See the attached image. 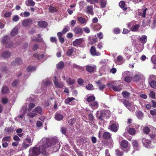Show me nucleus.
<instances>
[{"label":"nucleus","mask_w":156,"mask_h":156,"mask_svg":"<svg viewBox=\"0 0 156 156\" xmlns=\"http://www.w3.org/2000/svg\"><path fill=\"white\" fill-rule=\"evenodd\" d=\"M54 143L56 144L57 149H58L60 145L57 139H42L40 142V145L39 147H34L29 149V156H39L41 153L44 154L46 151V148L54 145Z\"/></svg>","instance_id":"f257e3e1"},{"label":"nucleus","mask_w":156,"mask_h":156,"mask_svg":"<svg viewBox=\"0 0 156 156\" xmlns=\"http://www.w3.org/2000/svg\"><path fill=\"white\" fill-rule=\"evenodd\" d=\"M125 106L130 111L135 110V108L133 103H131L127 100H125L123 102Z\"/></svg>","instance_id":"f03ea898"},{"label":"nucleus","mask_w":156,"mask_h":156,"mask_svg":"<svg viewBox=\"0 0 156 156\" xmlns=\"http://www.w3.org/2000/svg\"><path fill=\"white\" fill-rule=\"evenodd\" d=\"M142 142L144 146L147 148H151V141L146 138H143L142 140Z\"/></svg>","instance_id":"7ed1b4c3"},{"label":"nucleus","mask_w":156,"mask_h":156,"mask_svg":"<svg viewBox=\"0 0 156 156\" xmlns=\"http://www.w3.org/2000/svg\"><path fill=\"white\" fill-rule=\"evenodd\" d=\"M58 77L55 76L53 78V82L57 88H62L63 87V85L62 83H59L58 82Z\"/></svg>","instance_id":"20e7f679"},{"label":"nucleus","mask_w":156,"mask_h":156,"mask_svg":"<svg viewBox=\"0 0 156 156\" xmlns=\"http://www.w3.org/2000/svg\"><path fill=\"white\" fill-rule=\"evenodd\" d=\"M33 20L30 19H27L22 21V25L24 27H28L32 23Z\"/></svg>","instance_id":"39448f33"},{"label":"nucleus","mask_w":156,"mask_h":156,"mask_svg":"<svg viewBox=\"0 0 156 156\" xmlns=\"http://www.w3.org/2000/svg\"><path fill=\"white\" fill-rule=\"evenodd\" d=\"M76 100L75 98L73 97L68 98L65 100V103L66 104H69L70 105H73L75 104Z\"/></svg>","instance_id":"423d86ee"},{"label":"nucleus","mask_w":156,"mask_h":156,"mask_svg":"<svg viewBox=\"0 0 156 156\" xmlns=\"http://www.w3.org/2000/svg\"><path fill=\"white\" fill-rule=\"evenodd\" d=\"M31 40L33 41L40 42L43 41V39L41 37L40 35H37L31 37Z\"/></svg>","instance_id":"0eeeda50"},{"label":"nucleus","mask_w":156,"mask_h":156,"mask_svg":"<svg viewBox=\"0 0 156 156\" xmlns=\"http://www.w3.org/2000/svg\"><path fill=\"white\" fill-rule=\"evenodd\" d=\"M96 116L100 119H102L103 118L105 117L104 110L98 111L96 113Z\"/></svg>","instance_id":"6e6552de"},{"label":"nucleus","mask_w":156,"mask_h":156,"mask_svg":"<svg viewBox=\"0 0 156 156\" xmlns=\"http://www.w3.org/2000/svg\"><path fill=\"white\" fill-rule=\"evenodd\" d=\"M118 125L114 123L109 126L108 129L112 131L116 132L118 130Z\"/></svg>","instance_id":"1a4fd4ad"},{"label":"nucleus","mask_w":156,"mask_h":156,"mask_svg":"<svg viewBox=\"0 0 156 156\" xmlns=\"http://www.w3.org/2000/svg\"><path fill=\"white\" fill-rule=\"evenodd\" d=\"M90 52L93 55L99 56L100 55V53L96 52L95 48L94 46H93L91 48Z\"/></svg>","instance_id":"9d476101"},{"label":"nucleus","mask_w":156,"mask_h":156,"mask_svg":"<svg viewBox=\"0 0 156 156\" xmlns=\"http://www.w3.org/2000/svg\"><path fill=\"white\" fill-rule=\"evenodd\" d=\"M27 105L23 106L21 110V112L22 114L19 115L18 116L19 118H20L22 119H23L24 115L27 111Z\"/></svg>","instance_id":"9b49d317"},{"label":"nucleus","mask_w":156,"mask_h":156,"mask_svg":"<svg viewBox=\"0 0 156 156\" xmlns=\"http://www.w3.org/2000/svg\"><path fill=\"white\" fill-rule=\"evenodd\" d=\"M73 31L76 34H81L83 32V30L81 28L79 27H76L73 29Z\"/></svg>","instance_id":"f8f14e48"},{"label":"nucleus","mask_w":156,"mask_h":156,"mask_svg":"<svg viewBox=\"0 0 156 156\" xmlns=\"http://www.w3.org/2000/svg\"><path fill=\"white\" fill-rule=\"evenodd\" d=\"M83 39L82 38H79L76 39L73 42V45L75 46H76L80 44L82 42Z\"/></svg>","instance_id":"ddd939ff"},{"label":"nucleus","mask_w":156,"mask_h":156,"mask_svg":"<svg viewBox=\"0 0 156 156\" xmlns=\"http://www.w3.org/2000/svg\"><path fill=\"white\" fill-rule=\"evenodd\" d=\"M86 12L88 14L93 15L94 12H93V7L91 6H87L86 7Z\"/></svg>","instance_id":"4468645a"},{"label":"nucleus","mask_w":156,"mask_h":156,"mask_svg":"<svg viewBox=\"0 0 156 156\" xmlns=\"http://www.w3.org/2000/svg\"><path fill=\"white\" fill-rule=\"evenodd\" d=\"M150 138L156 140V129H154L149 135Z\"/></svg>","instance_id":"2eb2a0df"},{"label":"nucleus","mask_w":156,"mask_h":156,"mask_svg":"<svg viewBox=\"0 0 156 156\" xmlns=\"http://www.w3.org/2000/svg\"><path fill=\"white\" fill-rule=\"evenodd\" d=\"M132 144L135 150H138L139 149V146L137 141L136 140H133Z\"/></svg>","instance_id":"dca6fc26"},{"label":"nucleus","mask_w":156,"mask_h":156,"mask_svg":"<svg viewBox=\"0 0 156 156\" xmlns=\"http://www.w3.org/2000/svg\"><path fill=\"white\" fill-rule=\"evenodd\" d=\"M142 77V75L140 73H138L137 74H136L133 77V80L135 81H138Z\"/></svg>","instance_id":"f3484780"},{"label":"nucleus","mask_w":156,"mask_h":156,"mask_svg":"<svg viewBox=\"0 0 156 156\" xmlns=\"http://www.w3.org/2000/svg\"><path fill=\"white\" fill-rule=\"evenodd\" d=\"M89 106L93 109L97 108L98 107V104L96 101L90 103Z\"/></svg>","instance_id":"a211bd4d"},{"label":"nucleus","mask_w":156,"mask_h":156,"mask_svg":"<svg viewBox=\"0 0 156 156\" xmlns=\"http://www.w3.org/2000/svg\"><path fill=\"white\" fill-rule=\"evenodd\" d=\"M38 25L41 27L45 28L47 26V23L45 21H40L38 22Z\"/></svg>","instance_id":"6ab92c4d"},{"label":"nucleus","mask_w":156,"mask_h":156,"mask_svg":"<svg viewBox=\"0 0 156 156\" xmlns=\"http://www.w3.org/2000/svg\"><path fill=\"white\" fill-rule=\"evenodd\" d=\"M128 143L126 140H122L120 143L121 146L123 148H126L127 147Z\"/></svg>","instance_id":"aec40b11"},{"label":"nucleus","mask_w":156,"mask_h":156,"mask_svg":"<svg viewBox=\"0 0 156 156\" xmlns=\"http://www.w3.org/2000/svg\"><path fill=\"white\" fill-rule=\"evenodd\" d=\"M92 26L94 30H98L101 28V26L99 24L95 25L93 23L92 24Z\"/></svg>","instance_id":"412c9836"},{"label":"nucleus","mask_w":156,"mask_h":156,"mask_svg":"<svg viewBox=\"0 0 156 156\" xmlns=\"http://www.w3.org/2000/svg\"><path fill=\"white\" fill-rule=\"evenodd\" d=\"M18 34V29L16 27H14L10 33L11 35L13 37Z\"/></svg>","instance_id":"4be33fe9"},{"label":"nucleus","mask_w":156,"mask_h":156,"mask_svg":"<svg viewBox=\"0 0 156 156\" xmlns=\"http://www.w3.org/2000/svg\"><path fill=\"white\" fill-rule=\"evenodd\" d=\"M33 112H35L37 114H41L42 112V108L40 106H38L36 107L33 110Z\"/></svg>","instance_id":"5701e85b"},{"label":"nucleus","mask_w":156,"mask_h":156,"mask_svg":"<svg viewBox=\"0 0 156 156\" xmlns=\"http://www.w3.org/2000/svg\"><path fill=\"white\" fill-rule=\"evenodd\" d=\"M55 116V119L58 121L61 120L63 119L62 115L58 113H56Z\"/></svg>","instance_id":"b1692460"},{"label":"nucleus","mask_w":156,"mask_h":156,"mask_svg":"<svg viewBox=\"0 0 156 156\" xmlns=\"http://www.w3.org/2000/svg\"><path fill=\"white\" fill-rule=\"evenodd\" d=\"M136 115L138 119H141L143 116V113L140 111H138L136 112Z\"/></svg>","instance_id":"393cba45"},{"label":"nucleus","mask_w":156,"mask_h":156,"mask_svg":"<svg viewBox=\"0 0 156 156\" xmlns=\"http://www.w3.org/2000/svg\"><path fill=\"white\" fill-rule=\"evenodd\" d=\"M49 12L51 13H54L57 12L58 10L55 7L50 6L48 9Z\"/></svg>","instance_id":"a878e982"},{"label":"nucleus","mask_w":156,"mask_h":156,"mask_svg":"<svg viewBox=\"0 0 156 156\" xmlns=\"http://www.w3.org/2000/svg\"><path fill=\"white\" fill-rule=\"evenodd\" d=\"M119 6L121 7L123 10H126L127 9V8L125 6V4L123 1H121L119 3Z\"/></svg>","instance_id":"bb28decb"},{"label":"nucleus","mask_w":156,"mask_h":156,"mask_svg":"<svg viewBox=\"0 0 156 156\" xmlns=\"http://www.w3.org/2000/svg\"><path fill=\"white\" fill-rule=\"evenodd\" d=\"M117 63L118 64H121L123 62V57L122 56L119 55L117 57V59L116 61Z\"/></svg>","instance_id":"cd10ccee"},{"label":"nucleus","mask_w":156,"mask_h":156,"mask_svg":"<svg viewBox=\"0 0 156 156\" xmlns=\"http://www.w3.org/2000/svg\"><path fill=\"white\" fill-rule=\"evenodd\" d=\"M147 40V37L145 35H143L140 39V42L144 44L145 43Z\"/></svg>","instance_id":"c85d7f7f"},{"label":"nucleus","mask_w":156,"mask_h":156,"mask_svg":"<svg viewBox=\"0 0 156 156\" xmlns=\"http://www.w3.org/2000/svg\"><path fill=\"white\" fill-rule=\"evenodd\" d=\"M66 82L70 85H72L74 84L75 82V81L74 79H71L69 78H68L66 79Z\"/></svg>","instance_id":"c756f323"},{"label":"nucleus","mask_w":156,"mask_h":156,"mask_svg":"<svg viewBox=\"0 0 156 156\" xmlns=\"http://www.w3.org/2000/svg\"><path fill=\"white\" fill-rule=\"evenodd\" d=\"M34 139V137L33 136L31 137H27L26 138V140L27 141V142L30 145H32Z\"/></svg>","instance_id":"7c9ffc66"},{"label":"nucleus","mask_w":156,"mask_h":156,"mask_svg":"<svg viewBox=\"0 0 156 156\" xmlns=\"http://www.w3.org/2000/svg\"><path fill=\"white\" fill-rule=\"evenodd\" d=\"M9 38L7 36H5L3 38L2 42L4 44H7L9 41Z\"/></svg>","instance_id":"2f4dec72"},{"label":"nucleus","mask_w":156,"mask_h":156,"mask_svg":"<svg viewBox=\"0 0 156 156\" xmlns=\"http://www.w3.org/2000/svg\"><path fill=\"white\" fill-rule=\"evenodd\" d=\"M64 66V64L63 62L60 61L56 65V67L58 69H62Z\"/></svg>","instance_id":"473e14b6"},{"label":"nucleus","mask_w":156,"mask_h":156,"mask_svg":"<svg viewBox=\"0 0 156 156\" xmlns=\"http://www.w3.org/2000/svg\"><path fill=\"white\" fill-rule=\"evenodd\" d=\"M26 4L28 6H33L35 5V2L32 0H27Z\"/></svg>","instance_id":"72a5a7b5"},{"label":"nucleus","mask_w":156,"mask_h":156,"mask_svg":"<svg viewBox=\"0 0 156 156\" xmlns=\"http://www.w3.org/2000/svg\"><path fill=\"white\" fill-rule=\"evenodd\" d=\"M77 19L82 24L86 23L87 20H86L85 19L82 17H78Z\"/></svg>","instance_id":"f704fd0d"},{"label":"nucleus","mask_w":156,"mask_h":156,"mask_svg":"<svg viewBox=\"0 0 156 156\" xmlns=\"http://www.w3.org/2000/svg\"><path fill=\"white\" fill-rule=\"evenodd\" d=\"M95 68L94 67L87 66L86 67V70L89 72H92L94 70Z\"/></svg>","instance_id":"c9c22d12"},{"label":"nucleus","mask_w":156,"mask_h":156,"mask_svg":"<svg viewBox=\"0 0 156 156\" xmlns=\"http://www.w3.org/2000/svg\"><path fill=\"white\" fill-rule=\"evenodd\" d=\"M103 136L104 138L108 139L111 137V135L108 132H105L103 134Z\"/></svg>","instance_id":"e433bc0d"},{"label":"nucleus","mask_w":156,"mask_h":156,"mask_svg":"<svg viewBox=\"0 0 156 156\" xmlns=\"http://www.w3.org/2000/svg\"><path fill=\"white\" fill-rule=\"evenodd\" d=\"M2 55L4 58H8L10 56V53L9 51H6L3 52Z\"/></svg>","instance_id":"4c0bfd02"},{"label":"nucleus","mask_w":156,"mask_h":156,"mask_svg":"<svg viewBox=\"0 0 156 156\" xmlns=\"http://www.w3.org/2000/svg\"><path fill=\"white\" fill-rule=\"evenodd\" d=\"M36 68L32 66H28L27 69V71L28 72H33L36 70Z\"/></svg>","instance_id":"58836bf2"},{"label":"nucleus","mask_w":156,"mask_h":156,"mask_svg":"<svg viewBox=\"0 0 156 156\" xmlns=\"http://www.w3.org/2000/svg\"><path fill=\"white\" fill-rule=\"evenodd\" d=\"M74 50L73 48H70L68 50L66 54L68 56H71L73 53Z\"/></svg>","instance_id":"ea45409f"},{"label":"nucleus","mask_w":156,"mask_h":156,"mask_svg":"<svg viewBox=\"0 0 156 156\" xmlns=\"http://www.w3.org/2000/svg\"><path fill=\"white\" fill-rule=\"evenodd\" d=\"M112 89L114 90L115 91H119L122 90V88L119 85L116 86H113Z\"/></svg>","instance_id":"a19ab883"},{"label":"nucleus","mask_w":156,"mask_h":156,"mask_svg":"<svg viewBox=\"0 0 156 156\" xmlns=\"http://www.w3.org/2000/svg\"><path fill=\"white\" fill-rule=\"evenodd\" d=\"M129 134L131 135H134L136 133V130L134 129L133 128H129L128 130Z\"/></svg>","instance_id":"79ce46f5"},{"label":"nucleus","mask_w":156,"mask_h":156,"mask_svg":"<svg viewBox=\"0 0 156 156\" xmlns=\"http://www.w3.org/2000/svg\"><path fill=\"white\" fill-rule=\"evenodd\" d=\"M95 97L93 96L88 97L87 98V101L89 102H91L95 100Z\"/></svg>","instance_id":"37998d69"},{"label":"nucleus","mask_w":156,"mask_h":156,"mask_svg":"<svg viewBox=\"0 0 156 156\" xmlns=\"http://www.w3.org/2000/svg\"><path fill=\"white\" fill-rule=\"evenodd\" d=\"M2 92L3 94H7L9 92V89L8 87L6 86L2 88Z\"/></svg>","instance_id":"c03bdc74"},{"label":"nucleus","mask_w":156,"mask_h":156,"mask_svg":"<svg viewBox=\"0 0 156 156\" xmlns=\"http://www.w3.org/2000/svg\"><path fill=\"white\" fill-rule=\"evenodd\" d=\"M151 86L154 88L156 89V82L154 81H152L150 83Z\"/></svg>","instance_id":"a18cd8bd"},{"label":"nucleus","mask_w":156,"mask_h":156,"mask_svg":"<svg viewBox=\"0 0 156 156\" xmlns=\"http://www.w3.org/2000/svg\"><path fill=\"white\" fill-rule=\"evenodd\" d=\"M37 113L33 111L32 112H29L27 114L31 118H33L37 115Z\"/></svg>","instance_id":"49530a36"},{"label":"nucleus","mask_w":156,"mask_h":156,"mask_svg":"<svg viewBox=\"0 0 156 156\" xmlns=\"http://www.w3.org/2000/svg\"><path fill=\"white\" fill-rule=\"evenodd\" d=\"M122 94L124 98H128L129 95V94L127 92H122Z\"/></svg>","instance_id":"de8ad7c7"},{"label":"nucleus","mask_w":156,"mask_h":156,"mask_svg":"<svg viewBox=\"0 0 156 156\" xmlns=\"http://www.w3.org/2000/svg\"><path fill=\"white\" fill-rule=\"evenodd\" d=\"M116 152V154L118 156H122L123 154V152L120 151L118 149H116L115 150Z\"/></svg>","instance_id":"09e8293b"},{"label":"nucleus","mask_w":156,"mask_h":156,"mask_svg":"<svg viewBox=\"0 0 156 156\" xmlns=\"http://www.w3.org/2000/svg\"><path fill=\"white\" fill-rule=\"evenodd\" d=\"M35 105L34 103H30L29 105V108L28 109V110L30 111L31 110V109L35 107Z\"/></svg>","instance_id":"8fccbe9b"},{"label":"nucleus","mask_w":156,"mask_h":156,"mask_svg":"<svg viewBox=\"0 0 156 156\" xmlns=\"http://www.w3.org/2000/svg\"><path fill=\"white\" fill-rule=\"evenodd\" d=\"M104 112L105 113V117L107 118H109L110 115V111L108 110H104Z\"/></svg>","instance_id":"3c124183"},{"label":"nucleus","mask_w":156,"mask_h":156,"mask_svg":"<svg viewBox=\"0 0 156 156\" xmlns=\"http://www.w3.org/2000/svg\"><path fill=\"white\" fill-rule=\"evenodd\" d=\"M139 27L140 26L139 25L134 26L131 28V30L133 31H136Z\"/></svg>","instance_id":"603ef678"},{"label":"nucleus","mask_w":156,"mask_h":156,"mask_svg":"<svg viewBox=\"0 0 156 156\" xmlns=\"http://www.w3.org/2000/svg\"><path fill=\"white\" fill-rule=\"evenodd\" d=\"M86 88L88 90H91L94 89L93 85L90 83L88 84L86 87Z\"/></svg>","instance_id":"864d4df0"},{"label":"nucleus","mask_w":156,"mask_h":156,"mask_svg":"<svg viewBox=\"0 0 156 156\" xmlns=\"http://www.w3.org/2000/svg\"><path fill=\"white\" fill-rule=\"evenodd\" d=\"M15 63V64H14L15 65H16V64H17V65H20L22 63V61L20 58H18L16 59Z\"/></svg>","instance_id":"5fc2aeb1"},{"label":"nucleus","mask_w":156,"mask_h":156,"mask_svg":"<svg viewBox=\"0 0 156 156\" xmlns=\"http://www.w3.org/2000/svg\"><path fill=\"white\" fill-rule=\"evenodd\" d=\"M106 4V2L104 0H102L101 1V5L102 8H105Z\"/></svg>","instance_id":"6e6d98bb"},{"label":"nucleus","mask_w":156,"mask_h":156,"mask_svg":"<svg viewBox=\"0 0 156 156\" xmlns=\"http://www.w3.org/2000/svg\"><path fill=\"white\" fill-rule=\"evenodd\" d=\"M150 131V129L149 127H145L143 129V132L144 133L147 134Z\"/></svg>","instance_id":"4d7b16f0"},{"label":"nucleus","mask_w":156,"mask_h":156,"mask_svg":"<svg viewBox=\"0 0 156 156\" xmlns=\"http://www.w3.org/2000/svg\"><path fill=\"white\" fill-rule=\"evenodd\" d=\"M69 27L67 26L66 27L64 28L62 30V32L63 34H66L69 30Z\"/></svg>","instance_id":"13d9d810"},{"label":"nucleus","mask_w":156,"mask_h":156,"mask_svg":"<svg viewBox=\"0 0 156 156\" xmlns=\"http://www.w3.org/2000/svg\"><path fill=\"white\" fill-rule=\"evenodd\" d=\"M76 119L74 118L71 119L68 121V123L70 125H73L75 122Z\"/></svg>","instance_id":"bf43d9fd"},{"label":"nucleus","mask_w":156,"mask_h":156,"mask_svg":"<svg viewBox=\"0 0 156 156\" xmlns=\"http://www.w3.org/2000/svg\"><path fill=\"white\" fill-rule=\"evenodd\" d=\"M87 1L91 4H94L95 3H98V0H87Z\"/></svg>","instance_id":"052dcab7"},{"label":"nucleus","mask_w":156,"mask_h":156,"mask_svg":"<svg viewBox=\"0 0 156 156\" xmlns=\"http://www.w3.org/2000/svg\"><path fill=\"white\" fill-rule=\"evenodd\" d=\"M19 20V17L18 15H15L12 17V20L14 22H16Z\"/></svg>","instance_id":"680f3d73"},{"label":"nucleus","mask_w":156,"mask_h":156,"mask_svg":"<svg viewBox=\"0 0 156 156\" xmlns=\"http://www.w3.org/2000/svg\"><path fill=\"white\" fill-rule=\"evenodd\" d=\"M11 139V137L10 136H6L3 138L2 140V142H3V141H9Z\"/></svg>","instance_id":"e2e57ef3"},{"label":"nucleus","mask_w":156,"mask_h":156,"mask_svg":"<svg viewBox=\"0 0 156 156\" xmlns=\"http://www.w3.org/2000/svg\"><path fill=\"white\" fill-rule=\"evenodd\" d=\"M97 36L100 39H102L103 38V34L101 32H100L97 34Z\"/></svg>","instance_id":"0e129e2a"},{"label":"nucleus","mask_w":156,"mask_h":156,"mask_svg":"<svg viewBox=\"0 0 156 156\" xmlns=\"http://www.w3.org/2000/svg\"><path fill=\"white\" fill-rule=\"evenodd\" d=\"M149 96L150 97L152 98H155V93L152 91H151L150 92Z\"/></svg>","instance_id":"69168bd1"},{"label":"nucleus","mask_w":156,"mask_h":156,"mask_svg":"<svg viewBox=\"0 0 156 156\" xmlns=\"http://www.w3.org/2000/svg\"><path fill=\"white\" fill-rule=\"evenodd\" d=\"M51 83V81L48 79H46L44 81V83L46 85H48L50 84Z\"/></svg>","instance_id":"338daca9"},{"label":"nucleus","mask_w":156,"mask_h":156,"mask_svg":"<svg viewBox=\"0 0 156 156\" xmlns=\"http://www.w3.org/2000/svg\"><path fill=\"white\" fill-rule=\"evenodd\" d=\"M13 45V43L12 41H9L6 44V46L8 48H10Z\"/></svg>","instance_id":"774afa93"}]
</instances>
